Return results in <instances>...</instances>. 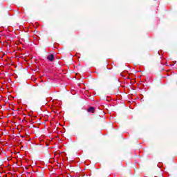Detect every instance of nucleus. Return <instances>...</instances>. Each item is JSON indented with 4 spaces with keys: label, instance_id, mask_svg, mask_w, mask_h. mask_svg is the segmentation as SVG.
<instances>
[{
    "label": "nucleus",
    "instance_id": "1",
    "mask_svg": "<svg viewBox=\"0 0 177 177\" xmlns=\"http://www.w3.org/2000/svg\"><path fill=\"white\" fill-rule=\"evenodd\" d=\"M115 79V77H111V75H110V72L106 71L104 73L103 76V81H104V82L110 84L111 82H113V81H114Z\"/></svg>",
    "mask_w": 177,
    "mask_h": 177
},
{
    "label": "nucleus",
    "instance_id": "2",
    "mask_svg": "<svg viewBox=\"0 0 177 177\" xmlns=\"http://www.w3.org/2000/svg\"><path fill=\"white\" fill-rule=\"evenodd\" d=\"M47 59L49 60V62H53L55 59V55L53 54H49L47 56Z\"/></svg>",
    "mask_w": 177,
    "mask_h": 177
},
{
    "label": "nucleus",
    "instance_id": "3",
    "mask_svg": "<svg viewBox=\"0 0 177 177\" xmlns=\"http://www.w3.org/2000/svg\"><path fill=\"white\" fill-rule=\"evenodd\" d=\"M88 113H95V107L91 106L87 109Z\"/></svg>",
    "mask_w": 177,
    "mask_h": 177
}]
</instances>
